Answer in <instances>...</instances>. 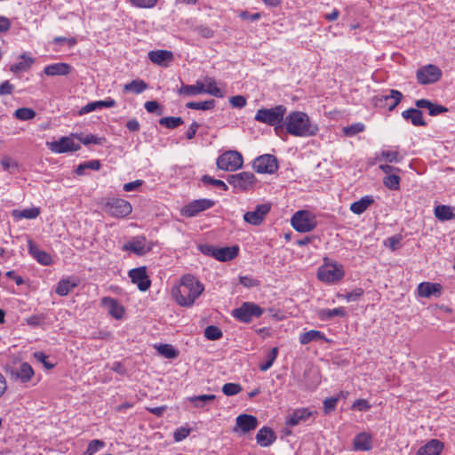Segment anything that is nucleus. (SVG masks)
Wrapping results in <instances>:
<instances>
[{
  "mask_svg": "<svg viewBox=\"0 0 455 455\" xmlns=\"http://www.w3.org/2000/svg\"><path fill=\"white\" fill-rule=\"evenodd\" d=\"M401 178L396 174H389L383 179V184L391 190H398L400 188Z\"/></svg>",
  "mask_w": 455,
  "mask_h": 455,
  "instance_id": "nucleus-48",
  "label": "nucleus"
},
{
  "mask_svg": "<svg viewBox=\"0 0 455 455\" xmlns=\"http://www.w3.org/2000/svg\"><path fill=\"white\" fill-rule=\"evenodd\" d=\"M100 167H101V164L99 160H92V161H88V162L80 164L76 167L75 172L77 175H84L85 170L91 169V170L98 171L100 169Z\"/></svg>",
  "mask_w": 455,
  "mask_h": 455,
  "instance_id": "nucleus-43",
  "label": "nucleus"
},
{
  "mask_svg": "<svg viewBox=\"0 0 455 455\" xmlns=\"http://www.w3.org/2000/svg\"><path fill=\"white\" fill-rule=\"evenodd\" d=\"M364 130V124L362 123H355L348 126L343 127L342 131L346 136H355L357 133L362 132Z\"/></svg>",
  "mask_w": 455,
  "mask_h": 455,
  "instance_id": "nucleus-52",
  "label": "nucleus"
},
{
  "mask_svg": "<svg viewBox=\"0 0 455 455\" xmlns=\"http://www.w3.org/2000/svg\"><path fill=\"white\" fill-rule=\"evenodd\" d=\"M443 287L440 283L423 282L418 286V294L421 298H429L431 296L439 297Z\"/></svg>",
  "mask_w": 455,
  "mask_h": 455,
  "instance_id": "nucleus-20",
  "label": "nucleus"
},
{
  "mask_svg": "<svg viewBox=\"0 0 455 455\" xmlns=\"http://www.w3.org/2000/svg\"><path fill=\"white\" fill-rule=\"evenodd\" d=\"M312 415V411L307 408L297 409L291 413L286 420V425L295 427L302 422H306Z\"/></svg>",
  "mask_w": 455,
  "mask_h": 455,
  "instance_id": "nucleus-22",
  "label": "nucleus"
},
{
  "mask_svg": "<svg viewBox=\"0 0 455 455\" xmlns=\"http://www.w3.org/2000/svg\"><path fill=\"white\" fill-rule=\"evenodd\" d=\"M403 157L398 151L383 150L376 156V161H386L387 163H400Z\"/></svg>",
  "mask_w": 455,
  "mask_h": 455,
  "instance_id": "nucleus-36",
  "label": "nucleus"
},
{
  "mask_svg": "<svg viewBox=\"0 0 455 455\" xmlns=\"http://www.w3.org/2000/svg\"><path fill=\"white\" fill-rule=\"evenodd\" d=\"M322 339H325L324 334L322 331L316 330H310L299 335V342L302 345H307L311 341H317Z\"/></svg>",
  "mask_w": 455,
  "mask_h": 455,
  "instance_id": "nucleus-34",
  "label": "nucleus"
},
{
  "mask_svg": "<svg viewBox=\"0 0 455 455\" xmlns=\"http://www.w3.org/2000/svg\"><path fill=\"white\" fill-rule=\"evenodd\" d=\"M204 337L209 340H217L222 337L221 330L215 325H209L204 329Z\"/></svg>",
  "mask_w": 455,
  "mask_h": 455,
  "instance_id": "nucleus-50",
  "label": "nucleus"
},
{
  "mask_svg": "<svg viewBox=\"0 0 455 455\" xmlns=\"http://www.w3.org/2000/svg\"><path fill=\"white\" fill-rule=\"evenodd\" d=\"M214 205L215 202L213 200L207 198L197 199L185 205L180 210V213L184 217L192 218L196 216L198 213L213 207Z\"/></svg>",
  "mask_w": 455,
  "mask_h": 455,
  "instance_id": "nucleus-11",
  "label": "nucleus"
},
{
  "mask_svg": "<svg viewBox=\"0 0 455 455\" xmlns=\"http://www.w3.org/2000/svg\"><path fill=\"white\" fill-rule=\"evenodd\" d=\"M190 433V430L188 428L180 427L178 428L174 434L173 437L176 442H180L184 440Z\"/></svg>",
  "mask_w": 455,
  "mask_h": 455,
  "instance_id": "nucleus-63",
  "label": "nucleus"
},
{
  "mask_svg": "<svg viewBox=\"0 0 455 455\" xmlns=\"http://www.w3.org/2000/svg\"><path fill=\"white\" fill-rule=\"evenodd\" d=\"M403 99V94L401 92L397 90H390V93L388 95H383L379 98V100H392L393 102L388 106V110L392 111L395 108V107L401 102Z\"/></svg>",
  "mask_w": 455,
  "mask_h": 455,
  "instance_id": "nucleus-41",
  "label": "nucleus"
},
{
  "mask_svg": "<svg viewBox=\"0 0 455 455\" xmlns=\"http://www.w3.org/2000/svg\"><path fill=\"white\" fill-rule=\"evenodd\" d=\"M217 167L226 172H235L242 168L243 164V156L235 151L229 150L221 154L217 159Z\"/></svg>",
  "mask_w": 455,
  "mask_h": 455,
  "instance_id": "nucleus-9",
  "label": "nucleus"
},
{
  "mask_svg": "<svg viewBox=\"0 0 455 455\" xmlns=\"http://www.w3.org/2000/svg\"><path fill=\"white\" fill-rule=\"evenodd\" d=\"M49 149L56 154L75 152L81 148L70 137H61L59 140L47 142Z\"/></svg>",
  "mask_w": 455,
  "mask_h": 455,
  "instance_id": "nucleus-16",
  "label": "nucleus"
},
{
  "mask_svg": "<svg viewBox=\"0 0 455 455\" xmlns=\"http://www.w3.org/2000/svg\"><path fill=\"white\" fill-rule=\"evenodd\" d=\"M204 92V84L199 82L193 85H183L179 90V93L183 95H197Z\"/></svg>",
  "mask_w": 455,
  "mask_h": 455,
  "instance_id": "nucleus-42",
  "label": "nucleus"
},
{
  "mask_svg": "<svg viewBox=\"0 0 455 455\" xmlns=\"http://www.w3.org/2000/svg\"><path fill=\"white\" fill-rule=\"evenodd\" d=\"M216 398L214 395H201L190 397L189 400L194 403L195 407H203L207 402L213 401Z\"/></svg>",
  "mask_w": 455,
  "mask_h": 455,
  "instance_id": "nucleus-53",
  "label": "nucleus"
},
{
  "mask_svg": "<svg viewBox=\"0 0 455 455\" xmlns=\"http://www.w3.org/2000/svg\"><path fill=\"white\" fill-rule=\"evenodd\" d=\"M154 246L153 242H147V239L143 235L135 236L131 241L125 243L122 250L131 251L138 256H143L149 252Z\"/></svg>",
  "mask_w": 455,
  "mask_h": 455,
  "instance_id": "nucleus-10",
  "label": "nucleus"
},
{
  "mask_svg": "<svg viewBox=\"0 0 455 455\" xmlns=\"http://www.w3.org/2000/svg\"><path fill=\"white\" fill-rule=\"evenodd\" d=\"M270 209L271 207L269 204H259L253 211L245 212L243 220L251 225L259 226L270 212Z\"/></svg>",
  "mask_w": 455,
  "mask_h": 455,
  "instance_id": "nucleus-17",
  "label": "nucleus"
},
{
  "mask_svg": "<svg viewBox=\"0 0 455 455\" xmlns=\"http://www.w3.org/2000/svg\"><path fill=\"white\" fill-rule=\"evenodd\" d=\"M103 210L111 217L125 218L132 212V204L122 198H108L104 204Z\"/></svg>",
  "mask_w": 455,
  "mask_h": 455,
  "instance_id": "nucleus-6",
  "label": "nucleus"
},
{
  "mask_svg": "<svg viewBox=\"0 0 455 455\" xmlns=\"http://www.w3.org/2000/svg\"><path fill=\"white\" fill-rule=\"evenodd\" d=\"M198 249L203 254L213 257L222 262L235 259L239 252V247L237 245L218 248L210 244H200Z\"/></svg>",
  "mask_w": 455,
  "mask_h": 455,
  "instance_id": "nucleus-4",
  "label": "nucleus"
},
{
  "mask_svg": "<svg viewBox=\"0 0 455 455\" xmlns=\"http://www.w3.org/2000/svg\"><path fill=\"white\" fill-rule=\"evenodd\" d=\"M215 106L214 100H209L205 101H190L186 104V107L190 109H199V110H209L213 108Z\"/></svg>",
  "mask_w": 455,
  "mask_h": 455,
  "instance_id": "nucleus-46",
  "label": "nucleus"
},
{
  "mask_svg": "<svg viewBox=\"0 0 455 455\" xmlns=\"http://www.w3.org/2000/svg\"><path fill=\"white\" fill-rule=\"evenodd\" d=\"M258 427V419L256 417L249 414H241L235 419V427L239 428L243 434L254 430Z\"/></svg>",
  "mask_w": 455,
  "mask_h": 455,
  "instance_id": "nucleus-19",
  "label": "nucleus"
},
{
  "mask_svg": "<svg viewBox=\"0 0 455 455\" xmlns=\"http://www.w3.org/2000/svg\"><path fill=\"white\" fill-rule=\"evenodd\" d=\"M72 67L68 63L59 62L51 65H47L44 68V72L46 76H67L71 72Z\"/></svg>",
  "mask_w": 455,
  "mask_h": 455,
  "instance_id": "nucleus-24",
  "label": "nucleus"
},
{
  "mask_svg": "<svg viewBox=\"0 0 455 455\" xmlns=\"http://www.w3.org/2000/svg\"><path fill=\"white\" fill-rule=\"evenodd\" d=\"M196 31L204 38H212L214 36V31L206 26L198 27Z\"/></svg>",
  "mask_w": 455,
  "mask_h": 455,
  "instance_id": "nucleus-64",
  "label": "nucleus"
},
{
  "mask_svg": "<svg viewBox=\"0 0 455 455\" xmlns=\"http://www.w3.org/2000/svg\"><path fill=\"white\" fill-rule=\"evenodd\" d=\"M264 309L253 302H243L239 307L235 308L231 315L237 321L249 323L254 318L262 315Z\"/></svg>",
  "mask_w": 455,
  "mask_h": 455,
  "instance_id": "nucleus-5",
  "label": "nucleus"
},
{
  "mask_svg": "<svg viewBox=\"0 0 455 455\" xmlns=\"http://www.w3.org/2000/svg\"><path fill=\"white\" fill-rule=\"evenodd\" d=\"M371 408V404L365 399H357L352 404V409L359 411H366Z\"/></svg>",
  "mask_w": 455,
  "mask_h": 455,
  "instance_id": "nucleus-58",
  "label": "nucleus"
},
{
  "mask_svg": "<svg viewBox=\"0 0 455 455\" xmlns=\"http://www.w3.org/2000/svg\"><path fill=\"white\" fill-rule=\"evenodd\" d=\"M345 275L343 266L339 263H324L318 268L317 277L328 283L340 281Z\"/></svg>",
  "mask_w": 455,
  "mask_h": 455,
  "instance_id": "nucleus-7",
  "label": "nucleus"
},
{
  "mask_svg": "<svg viewBox=\"0 0 455 455\" xmlns=\"http://www.w3.org/2000/svg\"><path fill=\"white\" fill-rule=\"evenodd\" d=\"M183 123V119L180 116H165L159 119V124L168 129H175Z\"/></svg>",
  "mask_w": 455,
  "mask_h": 455,
  "instance_id": "nucleus-44",
  "label": "nucleus"
},
{
  "mask_svg": "<svg viewBox=\"0 0 455 455\" xmlns=\"http://www.w3.org/2000/svg\"><path fill=\"white\" fill-rule=\"evenodd\" d=\"M28 251L38 263L44 266H49L52 262V259L49 253L40 250L32 240H28Z\"/></svg>",
  "mask_w": 455,
  "mask_h": 455,
  "instance_id": "nucleus-23",
  "label": "nucleus"
},
{
  "mask_svg": "<svg viewBox=\"0 0 455 455\" xmlns=\"http://www.w3.org/2000/svg\"><path fill=\"white\" fill-rule=\"evenodd\" d=\"M101 306L108 308V314L116 319H121L124 313V308L121 306L117 299L111 297H103L100 300Z\"/></svg>",
  "mask_w": 455,
  "mask_h": 455,
  "instance_id": "nucleus-21",
  "label": "nucleus"
},
{
  "mask_svg": "<svg viewBox=\"0 0 455 455\" xmlns=\"http://www.w3.org/2000/svg\"><path fill=\"white\" fill-rule=\"evenodd\" d=\"M340 397H345V395L342 391L336 397H327L324 399L323 410L325 414H329L336 409L337 403Z\"/></svg>",
  "mask_w": 455,
  "mask_h": 455,
  "instance_id": "nucleus-47",
  "label": "nucleus"
},
{
  "mask_svg": "<svg viewBox=\"0 0 455 455\" xmlns=\"http://www.w3.org/2000/svg\"><path fill=\"white\" fill-rule=\"evenodd\" d=\"M77 286V283L68 279L60 280L56 286L55 292L60 296H66L69 291Z\"/></svg>",
  "mask_w": 455,
  "mask_h": 455,
  "instance_id": "nucleus-35",
  "label": "nucleus"
},
{
  "mask_svg": "<svg viewBox=\"0 0 455 455\" xmlns=\"http://www.w3.org/2000/svg\"><path fill=\"white\" fill-rule=\"evenodd\" d=\"M243 390V387L238 383H226L222 387V392L228 396L235 395L239 394Z\"/></svg>",
  "mask_w": 455,
  "mask_h": 455,
  "instance_id": "nucleus-54",
  "label": "nucleus"
},
{
  "mask_svg": "<svg viewBox=\"0 0 455 455\" xmlns=\"http://www.w3.org/2000/svg\"><path fill=\"white\" fill-rule=\"evenodd\" d=\"M160 355L168 359H172L178 356V351L169 344H162L157 347Z\"/></svg>",
  "mask_w": 455,
  "mask_h": 455,
  "instance_id": "nucleus-49",
  "label": "nucleus"
},
{
  "mask_svg": "<svg viewBox=\"0 0 455 455\" xmlns=\"http://www.w3.org/2000/svg\"><path fill=\"white\" fill-rule=\"evenodd\" d=\"M36 111L29 108H20L15 110L13 116L20 121H28L35 118Z\"/></svg>",
  "mask_w": 455,
  "mask_h": 455,
  "instance_id": "nucleus-45",
  "label": "nucleus"
},
{
  "mask_svg": "<svg viewBox=\"0 0 455 455\" xmlns=\"http://www.w3.org/2000/svg\"><path fill=\"white\" fill-rule=\"evenodd\" d=\"M229 103L233 108H242L246 105V99L242 95L233 96L229 99Z\"/></svg>",
  "mask_w": 455,
  "mask_h": 455,
  "instance_id": "nucleus-61",
  "label": "nucleus"
},
{
  "mask_svg": "<svg viewBox=\"0 0 455 455\" xmlns=\"http://www.w3.org/2000/svg\"><path fill=\"white\" fill-rule=\"evenodd\" d=\"M402 116L405 120H410L414 126H426L427 123L423 119V113L418 108H409L402 112Z\"/></svg>",
  "mask_w": 455,
  "mask_h": 455,
  "instance_id": "nucleus-28",
  "label": "nucleus"
},
{
  "mask_svg": "<svg viewBox=\"0 0 455 455\" xmlns=\"http://www.w3.org/2000/svg\"><path fill=\"white\" fill-rule=\"evenodd\" d=\"M20 58L22 60L21 61L11 66L10 69L12 73L28 70L34 62L33 59L26 53H23Z\"/></svg>",
  "mask_w": 455,
  "mask_h": 455,
  "instance_id": "nucleus-38",
  "label": "nucleus"
},
{
  "mask_svg": "<svg viewBox=\"0 0 455 455\" xmlns=\"http://www.w3.org/2000/svg\"><path fill=\"white\" fill-rule=\"evenodd\" d=\"M128 275L132 283L137 284L140 291H146L149 289L151 281L147 275L146 267L132 268L129 271Z\"/></svg>",
  "mask_w": 455,
  "mask_h": 455,
  "instance_id": "nucleus-18",
  "label": "nucleus"
},
{
  "mask_svg": "<svg viewBox=\"0 0 455 455\" xmlns=\"http://www.w3.org/2000/svg\"><path fill=\"white\" fill-rule=\"evenodd\" d=\"M283 125L289 134L296 137H311L318 132V126L311 122L306 113L301 111L291 112L285 117Z\"/></svg>",
  "mask_w": 455,
  "mask_h": 455,
  "instance_id": "nucleus-2",
  "label": "nucleus"
},
{
  "mask_svg": "<svg viewBox=\"0 0 455 455\" xmlns=\"http://www.w3.org/2000/svg\"><path fill=\"white\" fill-rule=\"evenodd\" d=\"M276 439L275 432L267 427H263L256 435L257 443L262 447H267Z\"/></svg>",
  "mask_w": 455,
  "mask_h": 455,
  "instance_id": "nucleus-25",
  "label": "nucleus"
},
{
  "mask_svg": "<svg viewBox=\"0 0 455 455\" xmlns=\"http://www.w3.org/2000/svg\"><path fill=\"white\" fill-rule=\"evenodd\" d=\"M442 76L441 69L432 64L421 67L417 70L416 77L420 84H429L437 82Z\"/></svg>",
  "mask_w": 455,
  "mask_h": 455,
  "instance_id": "nucleus-12",
  "label": "nucleus"
},
{
  "mask_svg": "<svg viewBox=\"0 0 455 455\" xmlns=\"http://www.w3.org/2000/svg\"><path fill=\"white\" fill-rule=\"evenodd\" d=\"M443 449V444L442 442L437 439H432L418 450L417 455H440Z\"/></svg>",
  "mask_w": 455,
  "mask_h": 455,
  "instance_id": "nucleus-26",
  "label": "nucleus"
},
{
  "mask_svg": "<svg viewBox=\"0 0 455 455\" xmlns=\"http://www.w3.org/2000/svg\"><path fill=\"white\" fill-rule=\"evenodd\" d=\"M252 167L258 173L272 174L277 171L278 163L274 156L266 154L255 158Z\"/></svg>",
  "mask_w": 455,
  "mask_h": 455,
  "instance_id": "nucleus-15",
  "label": "nucleus"
},
{
  "mask_svg": "<svg viewBox=\"0 0 455 455\" xmlns=\"http://www.w3.org/2000/svg\"><path fill=\"white\" fill-rule=\"evenodd\" d=\"M5 372L9 374L13 380H20L21 383H27L31 380L35 372L28 363H21L18 366L7 367Z\"/></svg>",
  "mask_w": 455,
  "mask_h": 455,
  "instance_id": "nucleus-14",
  "label": "nucleus"
},
{
  "mask_svg": "<svg viewBox=\"0 0 455 455\" xmlns=\"http://www.w3.org/2000/svg\"><path fill=\"white\" fill-rule=\"evenodd\" d=\"M202 181L205 185H213L215 187L221 188L225 191L228 190V186L225 184L224 181H222L220 180L213 179L209 175H204L202 177Z\"/></svg>",
  "mask_w": 455,
  "mask_h": 455,
  "instance_id": "nucleus-57",
  "label": "nucleus"
},
{
  "mask_svg": "<svg viewBox=\"0 0 455 455\" xmlns=\"http://www.w3.org/2000/svg\"><path fill=\"white\" fill-rule=\"evenodd\" d=\"M354 448L357 451H370L371 449V436L365 433H360L354 438Z\"/></svg>",
  "mask_w": 455,
  "mask_h": 455,
  "instance_id": "nucleus-30",
  "label": "nucleus"
},
{
  "mask_svg": "<svg viewBox=\"0 0 455 455\" xmlns=\"http://www.w3.org/2000/svg\"><path fill=\"white\" fill-rule=\"evenodd\" d=\"M105 443L103 441L94 439L91 441L88 444L87 450L84 452V455H93L100 449L103 448Z\"/></svg>",
  "mask_w": 455,
  "mask_h": 455,
  "instance_id": "nucleus-56",
  "label": "nucleus"
},
{
  "mask_svg": "<svg viewBox=\"0 0 455 455\" xmlns=\"http://www.w3.org/2000/svg\"><path fill=\"white\" fill-rule=\"evenodd\" d=\"M373 203L374 199L371 196H365L360 200L351 204L350 211L355 214L360 215L364 212Z\"/></svg>",
  "mask_w": 455,
  "mask_h": 455,
  "instance_id": "nucleus-31",
  "label": "nucleus"
},
{
  "mask_svg": "<svg viewBox=\"0 0 455 455\" xmlns=\"http://www.w3.org/2000/svg\"><path fill=\"white\" fill-rule=\"evenodd\" d=\"M227 180L235 188L245 191L253 187L256 182V178L252 172H242L237 174L229 175Z\"/></svg>",
  "mask_w": 455,
  "mask_h": 455,
  "instance_id": "nucleus-13",
  "label": "nucleus"
},
{
  "mask_svg": "<svg viewBox=\"0 0 455 455\" xmlns=\"http://www.w3.org/2000/svg\"><path fill=\"white\" fill-rule=\"evenodd\" d=\"M148 88V84L140 79L132 80L131 83L124 84V92H132L136 94L143 92Z\"/></svg>",
  "mask_w": 455,
  "mask_h": 455,
  "instance_id": "nucleus-40",
  "label": "nucleus"
},
{
  "mask_svg": "<svg viewBox=\"0 0 455 455\" xmlns=\"http://www.w3.org/2000/svg\"><path fill=\"white\" fill-rule=\"evenodd\" d=\"M204 285L192 275H183L177 286L172 289V295L181 307H191L204 291Z\"/></svg>",
  "mask_w": 455,
  "mask_h": 455,
  "instance_id": "nucleus-1",
  "label": "nucleus"
},
{
  "mask_svg": "<svg viewBox=\"0 0 455 455\" xmlns=\"http://www.w3.org/2000/svg\"><path fill=\"white\" fill-rule=\"evenodd\" d=\"M144 107L148 113H156L158 116H161L163 113L159 103L156 100L147 101Z\"/></svg>",
  "mask_w": 455,
  "mask_h": 455,
  "instance_id": "nucleus-59",
  "label": "nucleus"
},
{
  "mask_svg": "<svg viewBox=\"0 0 455 455\" xmlns=\"http://www.w3.org/2000/svg\"><path fill=\"white\" fill-rule=\"evenodd\" d=\"M40 212L38 207H31L24 210H13L12 216L18 220L22 219L34 220L39 216Z\"/></svg>",
  "mask_w": 455,
  "mask_h": 455,
  "instance_id": "nucleus-32",
  "label": "nucleus"
},
{
  "mask_svg": "<svg viewBox=\"0 0 455 455\" xmlns=\"http://www.w3.org/2000/svg\"><path fill=\"white\" fill-rule=\"evenodd\" d=\"M148 59L153 63L166 66L164 62L173 60V53L166 50L151 51L148 52Z\"/></svg>",
  "mask_w": 455,
  "mask_h": 455,
  "instance_id": "nucleus-29",
  "label": "nucleus"
},
{
  "mask_svg": "<svg viewBox=\"0 0 455 455\" xmlns=\"http://www.w3.org/2000/svg\"><path fill=\"white\" fill-rule=\"evenodd\" d=\"M278 355V349L277 347H273L270 352L267 355V359L265 363H260L259 365V368L261 371H267L268 369L271 368L273 365L275 360L276 359Z\"/></svg>",
  "mask_w": 455,
  "mask_h": 455,
  "instance_id": "nucleus-51",
  "label": "nucleus"
},
{
  "mask_svg": "<svg viewBox=\"0 0 455 455\" xmlns=\"http://www.w3.org/2000/svg\"><path fill=\"white\" fill-rule=\"evenodd\" d=\"M34 357L40 363L44 364V366L47 369H52L54 367L53 363H51L47 361L48 356L43 352H36L34 353Z\"/></svg>",
  "mask_w": 455,
  "mask_h": 455,
  "instance_id": "nucleus-62",
  "label": "nucleus"
},
{
  "mask_svg": "<svg viewBox=\"0 0 455 455\" xmlns=\"http://www.w3.org/2000/svg\"><path fill=\"white\" fill-rule=\"evenodd\" d=\"M204 84V93H208V94H211L217 98L224 97V92H222L221 89H220L217 86L216 82L213 78L207 77L205 79V84Z\"/></svg>",
  "mask_w": 455,
  "mask_h": 455,
  "instance_id": "nucleus-37",
  "label": "nucleus"
},
{
  "mask_svg": "<svg viewBox=\"0 0 455 455\" xmlns=\"http://www.w3.org/2000/svg\"><path fill=\"white\" fill-rule=\"evenodd\" d=\"M435 216L442 221L450 220L454 218L452 210L448 205H438L435 208Z\"/></svg>",
  "mask_w": 455,
  "mask_h": 455,
  "instance_id": "nucleus-39",
  "label": "nucleus"
},
{
  "mask_svg": "<svg viewBox=\"0 0 455 455\" xmlns=\"http://www.w3.org/2000/svg\"><path fill=\"white\" fill-rule=\"evenodd\" d=\"M292 228L298 232H310L315 228L317 221L313 213L308 211H299L291 218Z\"/></svg>",
  "mask_w": 455,
  "mask_h": 455,
  "instance_id": "nucleus-8",
  "label": "nucleus"
},
{
  "mask_svg": "<svg viewBox=\"0 0 455 455\" xmlns=\"http://www.w3.org/2000/svg\"><path fill=\"white\" fill-rule=\"evenodd\" d=\"M286 107L283 105H277L271 108H259L254 119L259 123L266 124L270 126H275V130L277 132L281 123L284 122V115L286 113Z\"/></svg>",
  "mask_w": 455,
  "mask_h": 455,
  "instance_id": "nucleus-3",
  "label": "nucleus"
},
{
  "mask_svg": "<svg viewBox=\"0 0 455 455\" xmlns=\"http://www.w3.org/2000/svg\"><path fill=\"white\" fill-rule=\"evenodd\" d=\"M134 6L139 8H152L154 7L157 0H129Z\"/></svg>",
  "mask_w": 455,
  "mask_h": 455,
  "instance_id": "nucleus-60",
  "label": "nucleus"
},
{
  "mask_svg": "<svg viewBox=\"0 0 455 455\" xmlns=\"http://www.w3.org/2000/svg\"><path fill=\"white\" fill-rule=\"evenodd\" d=\"M347 315L346 309L343 307H339L333 309H320L317 312V316L322 321H328L334 316L344 317Z\"/></svg>",
  "mask_w": 455,
  "mask_h": 455,
  "instance_id": "nucleus-33",
  "label": "nucleus"
},
{
  "mask_svg": "<svg viewBox=\"0 0 455 455\" xmlns=\"http://www.w3.org/2000/svg\"><path fill=\"white\" fill-rule=\"evenodd\" d=\"M115 106H116V100L111 98H108L104 100H97L86 104L80 109L79 114L84 115L92 112L100 108H113Z\"/></svg>",
  "mask_w": 455,
  "mask_h": 455,
  "instance_id": "nucleus-27",
  "label": "nucleus"
},
{
  "mask_svg": "<svg viewBox=\"0 0 455 455\" xmlns=\"http://www.w3.org/2000/svg\"><path fill=\"white\" fill-rule=\"evenodd\" d=\"M363 295V290L362 288H355L350 292L339 295V297L347 300V302L355 301Z\"/></svg>",
  "mask_w": 455,
  "mask_h": 455,
  "instance_id": "nucleus-55",
  "label": "nucleus"
}]
</instances>
